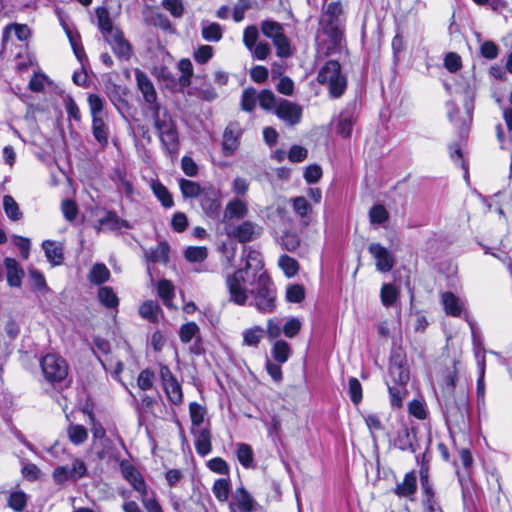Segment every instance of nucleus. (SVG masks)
I'll use <instances>...</instances> for the list:
<instances>
[{"label": "nucleus", "instance_id": "2", "mask_svg": "<svg viewBox=\"0 0 512 512\" xmlns=\"http://www.w3.org/2000/svg\"><path fill=\"white\" fill-rule=\"evenodd\" d=\"M246 257L244 268L236 270L234 273L227 275L226 287L229 293V300L236 305H246L250 296V288L254 286L253 272L262 270L263 264L260 253L254 250L243 249Z\"/></svg>", "mask_w": 512, "mask_h": 512}, {"label": "nucleus", "instance_id": "30", "mask_svg": "<svg viewBox=\"0 0 512 512\" xmlns=\"http://www.w3.org/2000/svg\"><path fill=\"white\" fill-rule=\"evenodd\" d=\"M417 489V480L414 471L406 473L403 482L395 488V493L401 497H408L415 493Z\"/></svg>", "mask_w": 512, "mask_h": 512}, {"label": "nucleus", "instance_id": "38", "mask_svg": "<svg viewBox=\"0 0 512 512\" xmlns=\"http://www.w3.org/2000/svg\"><path fill=\"white\" fill-rule=\"evenodd\" d=\"M110 278V271L105 264L96 263L90 270L89 280L91 283L100 285L108 281Z\"/></svg>", "mask_w": 512, "mask_h": 512}, {"label": "nucleus", "instance_id": "31", "mask_svg": "<svg viewBox=\"0 0 512 512\" xmlns=\"http://www.w3.org/2000/svg\"><path fill=\"white\" fill-rule=\"evenodd\" d=\"M97 25L99 30L101 31L103 37L108 35L112 30L117 29L113 25V22L110 18V13L105 7H98L95 10Z\"/></svg>", "mask_w": 512, "mask_h": 512}, {"label": "nucleus", "instance_id": "18", "mask_svg": "<svg viewBox=\"0 0 512 512\" xmlns=\"http://www.w3.org/2000/svg\"><path fill=\"white\" fill-rule=\"evenodd\" d=\"M130 227L128 221L121 219L114 211H106L105 215L98 219V225L95 226L97 231L101 229L115 231L122 228L129 229Z\"/></svg>", "mask_w": 512, "mask_h": 512}, {"label": "nucleus", "instance_id": "16", "mask_svg": "<svg viewBox=\"0 0 512 512\" xmlns=\"http://www.w3.org/2000/svg\"><path fill=\"white\" fill-rule=\"evenodd\" d=\"M191 433L194 436L196 452L203 457L208 455L212 451L210 427L191 428Z\"/></svg>", "mask_w": 512, "mask_h": 512}, {"label": "nucleus", "instance_id": "21", "mask_svg": "<svg viewBox=\"0 0 512 512\" xmlns=\"http://www.w3.org/2000/svg\"><path fill=\"white\" fill-rule=\"evenodd\" d=\"M271 360L285 364L292 355V347L286 340L273 341L270 348Z\"/></svg>", "mask_w": 512, "mask_h": 512}, {"label": "nucleus", "instance_id": "5", "mask_svg": "<svg viewBox=\"0 0 512 512\" xmlns=\"http://www.w3.org/2000/svg\"><path fill=\"white\" fill-rule=\"evenodd\" d=\"M317 81L327 87L332 98L341 97L347 88V78L342 73L339 62L335 60H330L321 67Z\"/></svg>", "mask_w": 512, "mask_h": 512}, {"label": "nucleus", "instance_id": "4", "mask_svg": "<svg viewBox=\"0 0 512 512\" xmlns=\"http://www.w3.org/2000/svg\"><path fill=\"white\" fill-rule=\"evenodd\" d=\"M150 112L163 148L171 157L177 156L179 152V137L176 124L171 115L166 108L161 106H154Z\"/></svg>", "mask_w": 512, "mask_h": 512}, {"label": "nucleus", "instance_id": "62", "mask_svg": "<svg viewBox=\"0 0 512 512\" xmlns=\"http://www.w3.org/2000/svg\"><path fill=\"white\" fill-rule=\"evenodd\" d=\"M369 218L372 224H383L389 218L388 211L383 205H374L369 211Z\"/></svg>", "mask_w": 512, "mask_h": 512}, {"label": "nucleus", "instance_id": "61", "mask_svg": "<svg viewBox=\"0 0 512 512\" xmlns=\"http://www.w3.org/2000/svg\"><path fill=\"white\" fill-rule=\"evenodd\" d=\"M184 255L189 262H202L207 258L208 253L206 247L190 246L185 250Z\"/></svg>", "mask_w": 512, "mask_h": 512}, {"label": "nucleus", "instance_id": "25", "mask_svg": "<svg viewBox=\"0 0 512 512\" xmlns=\"http://www.w3.org/2000/svg\"><path fill=\"white\" fill-rule=\"evenodd\" d=\"M63 29L69 39L73 52L76 58L83 63V60L86 58L84 48L81 44V36L78 31L74 30L70 26L65 23H62Z\"/></svg>", "mask_w": 512, "mask_h": 512}, {"label": "nucleus", "instance_id": "20", "mask_svg": "<svg viewBox=\"0 0 512 512\" xmlns=\"http://www.w3.org/2000/svg\"><path fill=\"white\" fill-rule=\"evenodd\" d=\"M441 301L446 314L453 317H459L461 315L465 303L455 294L452 292H444L441 295Z\"/></svg>", "mask_w": 512, "mask_h": 512}, {"label": "nucleus", "instance_id": "10", "mask_svg": "<svg viewBox=\"0 0 512 512\" xmlns=\"http://www.w3.org/2000/svg\"><path fill=\"white\" fill-rule=\"evenodd\" d=\"M302 107L290 100L280 98V102L275 109L274 114L285 124L295 126L300 123L302 119Z\"/></svg>", "mask_w": 512, "mask_h": 512}, {"label": "nucleus", "instance_id": "29", "mask_svg": "<svg viewBox=\"0 0 512 512\" xmlns=\"http://www.w3.org/2000/svg\"><path fill=\"white\" fill-rule=\"evenodd\" d=\"M242 336L243 345L248 347H257L265 336V330L261 326L255 325L245 329Z\"/></svg>", "mask_w": 512, "mask_h": 512}, {"label": "nucleus", "instance_id": "26", "mask_svg": "<svg viewBox=\"0 0 512 512\" xmlns=\"http://www.w3.org/2000/svg\"><path fill=\"white\" fill-rule=\"evenodd\" d=\"M169 245L167 242H160L155 248L145 252L149 263L167 264L169 261Z\"/></svg>", "mask_w": 512, "mask_h": 512}, {"label": "nucleus", "instance_id": "17", "mask_svg": "<svg viewBox=\"0 0 512 512\" xmlns=\"http://www.w3.org/2000/svg\"><path fill=\"white\" fill-rule=\"evenodd\" d=\"M241 133L242 130L237 123H230L226 127L222 142L223 151L226 156L232 155L238 148Z\"/></svg>", "mask_w": 512, "mask_h": 512}, {"label": "nucleus", "instance_id": "7", "mask_svg": "<svg viewBox=\"0 0 512 512\" xmlns=\"http://www.w3.org/2000/svg\"><path fill=\"white\" fill-rule=\"evenodd\" d=\"M469 411L468 395L462 392L453 401L445 402V418L448 425L461 428L466 426Z\"/></svg>", "mask_w": 512, "mask_h": 512}, {"label": "nucleus", "instance_id": "33", "mask_svg": "<svg viewBox=\"0 0 512 512\" xmlns=\"http://www.w3.org/2000/svg\"><path fill=\"white\" fill-rule=\"evenodd\" d=\"M123 474L133 488L140 493V498L149 493L142 476L133 467L124 468Z\"/></svg>", "mask_w": 512, "mask_h": 512}, {"label": "nucleus", "instance_id": "51", "mask_svg": "<svg viewBox=\"0 0 512 512\" xmlns=\"http://www.w3.org/2000/svg\"><path fill=\"white\" fill-rule=\"evenodd\" d=\"M100 363L105 371L110 372L116 380L120 381V374L124 369V364L121 360L109 357L106 360L100 359Z\"/></svg>", "mask_w": 512, "mask_h": 512}, {"label": "nucleus", "instance_id": "40", "mask_svg": "<svg viewBox=\"0 0 512 512\" xmlns=\"http://www.w3.org/2000/svg\"><path fill=\"white\" fill-rule=\"evenodd\" d=\"M158 295L167 307H171V301L175 296L174 286L171 281L163 279L157 285Z\"/></svg>", "mask_w": 512, "mask_h": 512}, {"label": "nucleus", "instance_id": "37", "mask_svg": "<svg viewBox=\"0 0 512 512\" xmlns=\"http://www.w3.org/2000/svg\"><path fill=\"white\" fill-rule=\"evenodd\" d=\"M235 499L240 509L244 512H253L255 500L244 487H239L235 492Z\"/></svg>", "mask_w": 512, "mask_h": 512}, {"label": "nucleus", "instance_id": "56", "mask_svg": "<svg viewBox=\"0 0 512 512\" xmlns=\"http://www.w3.org/2000/svg\"><path fill=\"white\" fill-rule=\"evenodd\" d=\"M278 264L287 277L295 276L299 269L298 262L288 255H282L278 260Z\"/></svg>", "mask_w": 512, "mask_h": 512}, {"label": "nucleus", "instance_id": "32", "mask_svg": "<svg viewBox=\"0 0 512 512\" xmlns=\"http://www.w3.org/2000/svg\"><path fill=\"white\" fill-rule=\"evenodd\" d=\"M160 312L161 308L159 304L153 300H146L139 307L140 316L151 323H155L158 321Z\"/></svg>", "mask_w": 512, "mask_h": 512}, {"label": "nucleus", "instance_id": "6", "mask_svg": "<svg viewBox=\"0 0 512 512\" xmlns=\"http://www.w3.org/2000/svg\"><path fill=\"white\" fill-rule=\"evenodd\" d=\"M40 364L44 378L52 385L63 382L68 376V364L57 354L45 355Z\"/></svg>", "mask_w": 512, "mask_h": 512}, {"label": "nucleus", "instance_id": "53", "mask_svg": "<svg viewBox=\"0 0 512 512\" xmlns=\"http://www.w3.org/2000/svg\"><path fill=\"white\" fill-rule=\"evenodd\" d=\"M283 333V324L280 318H269L266 323L265 334L269 340H280L279 337Z\"/></svg>", "mask_w": 512, "mask_h": 512}, {"label": "nucleus", "instance_id": "50", "mask_svg": "<svg viewBox=\"0 0 512 512\" xmlns=\"http://www.w3.org/2000/svg\"><path fill=\"white\" fill-rule=\"evenodd\" d=\"M257 101V91L252 87L246 88L241 96V108L244 111L252 112L256 107Z\"/></svg>", "mask_w": 512, "mask_h": 512}, {"label": "nucleus", "instance_id": "13", "mask_svg": "<svg viewBox=\"0 0 512 512\" xmlns=\"http://www.w3.org/2000/svg\"><path fill=\"white\" fill-rule=\"evenodd\" d=\"M135 77L137 87L143 95V98L147 104H149V110L153 109L154 106H161L157 102V93L151 79L143 71L136 69Z\"/></svg>", "mask_w": 512, "mask_h": 512}, {"label": "nucleus", "instance_id": "39", "mask_svg": "<svg viewBox=\"0 0 512 512\" xmlns=\"http://www.w3.org/2000/svg\"><path fill=\"white\" fill-rule=\"evenodd\" d=\"M258 102L263 110L274 113L280 98H277L271 90L264 89L258 94Z\"/></svg>", "mask_w": 512, "mask_h": 512}, {"label": "nucleus", "instance_id": "55", "mask_svg": "<svg viewBox=\"0 0 512 512\" xmlns=\"http://www.w3.org/2000/svg\"><path fill=\"white\" fill-rule=\"evenodd\" d=\"M421 485H422V489L424 492L423 504H424L425 508L426 509L437 508L436 502L434 500L432 488L430 487V485L428 483L427 473H424L423 471H421Z\"/></svg>", "mask_w": 512, "mask_h": 512}, {"label": "nucleus", "instance_id": "58", "mask_svg": "<svg viewBox=\"0 0 512 512\" xmlns=\"http://www.w3.org/2000/svg\"><path fill=\"white\" fill-rule=\"evenodd\" d=\"M8 505L14 511L21 512L27 505V496L23 491L12 492L8 499Z\"/></svg>", "mask_w": 512, "mask_h": 512}, {"label": "nucleus", "instance_id": "47", "mask_svg": "<svg viewBox=\"0 0 512 512\" xmlns=\"http://www.w3.org/2000/svg\"><path fill=\"white\" fill-rule=\"evenodd\" d=\"M163 389L169 399L175 405L181 404L183 401V394L180 384L177 380L166 383L163 385Z\"/></svg>", "mask_w": 512, "mask_h": 512}, {"label": "nucleus", "instance_id": "46", "mask_svg": "<svg viewBox=\"0 0 512 512\" xmlns=\"http://www.w3.org/2000/svg\"><path fill=\"white\" fill-rule=\"evenodd\" d=\"M3 208L9 219L17 221L22 218V213L19 209L17 202L10 195H5L3 198Z\"/></svg>", "mask_w": 512, "mask_h": 512}, {"label": "nucleus", "instance_id": "12", "mask_svg": "<svg viewBox=\"0 0 512 512\" xmlns=\"http://www.w3.org/2000/svg\"><path fill=\"white\" fill-rule=\"evenodd\" d=\"M104 39L119 58H130L131 45L119 28L112 30L108 35L104 36Z\"/></svg>", "mask_w": 512, "mask_h": 512}, {"label": "nucleus", "instance_id": "28", "mask_svg": "<svg viewBox=\"0 0 512 512\" xmlns=\"http://www.w3.org/2000/svg\"><path fill=\"white\" fill-rule=\"evenodd\" d=\"M414 436L410 433L408 427L402 426L396 433L394 446L400 450L415 452L413 446Z\"/></svg>", "mask_w": 512, "mask_h": 512}, {"label": "nucleus", "instance_id": "59", "mask_svg": "<svg viewBox=\"0 0 512 512\" xmlns=\"http://www.w3.org/2000/svg\"><path fill=\"white\" fill-rule=\"evenodd\" d=\"M178 68L182 75L179 78V82L182 86H188L191 82L193 75V66L189 59H181L178 63Z\"/></svg>", "mask_w": 512, "mask_h": 512}, {"label": "nucleus", "instance_id": "1", "mask_svg": "<svg viewBox=\"0 0 512 512\" xmlns=\"http://www.w3.org/2000/svg\"><path fill=\"white\" fill-rule=\"evenodd\" d=\"M347 2L324 0L318 20L316 44L318 52L329 56L341 52L345 45Z\"/></svg>", "mask_w": 512, "mask_h": 512}, {"label": "nucleus", "instance_id": "41", "mask_svg": "<svg viewBox=\"0 0 512 512\" xmlns=\"http://www.w3.org/2000/svg\"><path fill=\"white\" fill-rule=\"evenodd\" d=\"M236 446V456L240 464L245 468L251 467L254 460L251 446L246 443H237Z\"/></svg>", "mask_w": 512, "mask_h": 512}, {"label": "nucleus", "instance_id": "34", "mask_svg": "<svg viewBox=\"0 0 512 512\" xmlns=\"http://www.w3.org/2000/svg\"><path fill=\"white\" fill-rule=\"evenodd\" d=\"M151 189L156 198L161 202L163 207L171 208L174 205L172 195L161 182H159L158 180L152 181Z\"/></svg>", "mask_w": 512, "mask_h": 512}, {"label": "nucleus", "instance_id": "36", "mask_svg": "<svg viewBox=\"0 0 512 512\" xmlns=\"http://www.w3.org/2000/svg\"><path fill=\"white\" fill-rule=\"evenodd\" d=\"M179 187L185 198L200 197L204 191V187H201L197 182L184 178L179 180Z\"/></svg>", "mask_w": 512, "mask_h": 512}, {"label": "nucleus", "instance_id": "27", "mask_svg": "<svg viewBox=\"0 0 512 512\" xmlns=\"http://www.w3.org/2000/svg\"><path fill=\"white\" fill-rule=\"evenodd\" d=\"M92 133L96 141L105 147L108 144L109 127L105 122V117L92 118Z\"/></svg>", "mask_w": 512, "mask_h": 512}, {"label": "nucleus", "instance_id": "24", "mask_svg": "<svg viewBox=\"0 0 512 512\" xmlns=\"http://www.w3.org/2000/svg\"><path fill=\"white\" fill-rule=\"evenodd\" d=\"M47 260L53 265H60L63 262V246L60 243L51 240H45L42 243Z\"/></svg>", "mask_w": 512, "mask_h": 512}, {"label": "nucleus", "instance_id": "22", "mask_svg": "<svg viewBox=\"0 0 512 512\" xmlns=\"http://www.w3.org/2000/svg\"><path fill=\"white\" fill-rule=\"evenodd\" d=\"M4 265L7 272V282L11 287H20L24 271L14 258H5Z\"/></svg>", "mask_w": 512, "mask_h": 512}, {"label": "nucleus", "instance_id": "45", "mask_svg": "<svg viewBox=\"0 0 512 512\" xmlns=\"http://www.w3.org/2000/svg\"><path fill=\"white\" fill-rule=\"evenodd\" d=\"M380 297L385 307H391L399 297V290L393 284H384L380 291Z\"/></svg>", "mask_w": 512, "mask_h": 512}, {"label": "nucleus", "instance_id": "9", "mask_svg": "<svg viewBox=\"0 0 512 512\" xmlns=\"http://www.w3.org/2000/svg\"><path fill=\"white\" fill-rule=\"evenodd\" d=\"M225 231L229 238L236 239L240 243H247L260 236L261 227L258 224L247 220L238 225L226 223Z\"/></svg>", "mask_w": 512, "mask_h": 512}, {"label": "nucleus", "instance_id": "43", "mask_svg": "<svg viewBox=\"0 0 512 512\" xmlns=\"http://www.w3.org/2000/svg\"><path fill=\"white\" fill-rule=\"evenodd\" d=\"M389 374L396 385L405 386L410 374L407 366H389Z\"/></svg>", "mask_w": 512, "mask_h": 512}, {"label": "nucleus", "instance_id": "64", "mask_svg": "<svg viewBox=\"0 0 512 512\" xmlns=\"http://www.w3.org/2000/svg\"><path fill=\"white\" fill-rule=\"evenodd\" d=\"M292 202L293 210L298 216H300L302 219H305L309 216L312 208L305 197H296L292 200Z\"/></svg>", "mask_w": 512, "mask_h": 512}, {"label": "nucleus", "instance_id": "42", "mask_svg": "<svg viewBox=\"0 0 512 512\" xmlns=\"http://www.w3.org/2000/svg\"><path fill=\"white\" fill-rule=\"evenodd\" d=\"M99 301L107 308H116L119 299L111 287L103 286L98 290Z\"/></svg>", "mask_w": 512, "mask_h": 512}, {"label": "nucleus", "instance_id": "54", "mask_svg": "<svg viewBox=\"0 0 512 512\" xmlns=\"http://www.w3.org/2000/svg\"><path fill=\"white\" fill-rule=\"evenodd\" d=\"M212 491L214 496L221 502L228 499L230 494V481L229 479H218L214 482Z\"/></svg>", "mask_w": 512, "mask_h": 512}, {"label": "nucleus", "instance_id": "19", "mask_svg": "<svg viewBox=\"0 0 512 512\" xmlns=\"http://www.w3.org/2000/svg\"><path fill=\"white\" fill-rule=\"evenodd\" d=\"M248 213V207L246 202L236 198L227 203L224 212V221L231 223L233 220H239L244 218Z\"/></svg>", "mask_w": 512, "mask_h": 512}, {"label": "nucleus", "instance_id": "49", "mask_svg": "<svg viewBox=\"0 0 512 512\" xmlns=\"http://www.w3.org/2000/svg\"><path fill=\"white\" fill-rule=\"evenodd\" d=\"M28 274L31 285L35 291L43 294L49 291L45 277L40 271L35 268H30Z\"/></svg>", "mask_w": 512, "mask_h": 512}, {"label": "nucleus", "instance_id": "15", "mask_svg": "<svg viewBox=\"0 0 512 512\" xmlns=\"http://www.w3.org/2000/svg\"><path fill=\"white\" fill-rule=\"evenodd\" d=\"M93 443L92 450L100 460L105 459L109 455L110 440L106 437V431L99 423L92 426Z\"/></svg>", "mask_w": 512, "mask_h": 512}, {"label": "nucleus", "instance_id": "63", "mask_svg": "<svg viewBox=\"0 0 512 512\" xmlns=\"http://www.w3.org/2000/svg\"><path fill=\"white\" fill-rule=\"evenodd\" d=\"M305 298V289L300 284H291L286 289V300L291 303H300Z\"/></svg>", "mask_w": 512, "mask_h": 512}, {"label": "nucleus", "instance_id": "35", "mask_svg": "<svg viewBox=\"0 0 512 512\" xmlns=\"http://www.w3.org/2000/svg\"><path fill=\"white\" fill-rule=\"evenodd\" d=\"M189 414L191 418V428H202V427H209V424L204 425V418L206 415V409L196 403L192 402L189 405Z\"/></svg>", "mask_w": 512, "mask_h": 512}, {"label": "nucleus", "instance_id": "11", "mask_svg": "<svg viewBox=\"0 0 512 512\" xmlns=\"http://www.w3.org/2000/svg\"><path fill=\"white\" fill-rule=\"evenodd\" d=\"M220 196V190L216 187L212 185L204 186V191L200 196V205L207 216L215 217L219 214Z\"/></svg>", "mask_w": 512, "mask_h": 512}, {"label": "nucleus", "instance_id": "60", "mask_svg": "<svg viewBox=\"0 0 512 512\" xmlns=\"http://www.w3.org/2000/svg\"><path fill=\"white\" fill-rule=\"evenodd\" d=\"M88 104L92 118L94 117H105L103 108L104 100L97 94H90L88 96Z\"/></svg>", "mask_w": 512, "mask_h": 512}, {"label": "nucleus", "instance_id": "57", "mask_svg": "<svg viewBox=\"0 0 512 512\" xmlns=\"http://www.w3.org/2000/svg\"><path fill=\"white\" fill-rule=\"evenodd\" d=\"M67 432L70 441L75 445L82 444L88 437L87 430L83 425H70Z\"/></svg>", "mask_w": 512, "mask_h": 512}, {"label": "nucleus", "instance_id": "48", "mask_svg": "<svg viewBox=\"0 0 512 512\" xmlns=\"http://www.w3.org/2000/svg\"><path fill=\"white\" fill-rule=\"evenodd\" d=\"M200 329L195 322H188L180 327L179 337L183 343H189L193 338H200Z\"/></svg>", "mask_w": 512, "mask_h": 512}, {"label": "nucleus", "instance_id": "23", "mask_svg": "<svg viewBox=\"0 0 512 512\" xmlns=\"http://www.w3.org/2000/svg\"><path fill=\"white\" fill-rule=\"evenodd\" d=\"M200 28L201 36L207 42H219L223 37V28L217 22L202 20Z\"/></svg>", "mask_w": 512, "mask_h": 512}, {"label": "nucleus", "instance_id": "8", "mask_svg": "<svg viewBox=\"0 0 512 512\" xmlns=\"http://www.w3.org/2000/svg\"><path fill=\"white\" fill-rule=\"evenodd\" d=\"M261 31L273 41L277 49V55L281 58L289 57L291 52L290 42L284 34L283 26L273 20H265L261 23Z\"/></svg>", "mask_w": 512, "mask_h": 512}, {"label": "nucleus", "instance_id": "3", "mask_svg": "<svg viewBox=\"0 0 512 512\" xmlns=\"http://www.w3.org/2000/svg\"><path fill=\"white\" fill-rule=\"evenodd\" d=\"M254 286L250 288L251 305L259 313L269 314L276 310V287L270 276L263 269L253 272Z\"/></svg>", "mask_w": 512, "mask_h": 512}, {"label": "nucleus", "instance_id": "52", "mask_svg": "<svg viewBox=\"0 0 512 512\" xmlns=\"http://www.w3.org/2000/svg\"><path fill=\"white\" fill-rule=\"evenodd\" d=\"M457 363H458L457 361H454L453 368L448 369L443 375L441 386H442L443 391L447 394L453 393L454 388H455L457 375H458V371L456 368Z\"/></svg>", "mask_w": 512, "mask_h": 512}, {"label": "nucleus", "instance_id": "44", "mask_svg": "<svg viewBox=\"0 0 512 512\" xmlns=\"http://www.w3.org/2000/svg\"><path fill=\"white\" fill-rule=\"evenodd\" d=\"M11 32H14L15 36L20 41H25L30 36V29L26 24L13 23L7 25L4 29L3 39H7Z\"/></svg>", "mask_w": 512, "mask_h": 512}, {"label": "nucleus", "instance_id": "14", "mask_svg": "<svg viewBox=\"0 0 512 512\" xmlns=\"http://www.w3.org/2000/svg\"><path fill=\"white\" fill-rule=\"evenodd\" d=\"M368 251L375 259L376 269L378 271L386 273L392 270L394 258L387 248L379 243H372Z\"/></svg>", "mask_w": 512, "mask_h": 512}]
</instances>
